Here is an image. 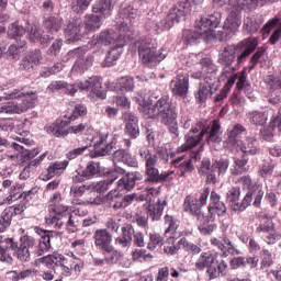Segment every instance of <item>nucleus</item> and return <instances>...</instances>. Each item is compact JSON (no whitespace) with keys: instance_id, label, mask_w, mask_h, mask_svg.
I'll use <instances>...</instances> for the list:
<instances>
[{"instance_id":"nucleus-30","label":"nucleus","mask_w":281,"mask_h":281,"mask_svg":"<svg viewBox=\"0 0 281 281\" xmlns=\"http://www.w3.org/2000/svg\"><path fill=\"white\" fill-rule=\"evenodd\" d=\"M215 91L214 82H200L198 91L194 92L195 102H198V104H203Z\"/></svg>"},{"instance_id":"nucleus-31","label":"nucleus","mask_w":281,"mask_h":281,"mask_svg":"<svg viewBox=\"0 0 281 281\" xmlns=\"http://www.w3.org/2000/svg\"><path fill=\"white\" fill-rule=\"evenodd\" d=\"M63 18L50 15L43 18V27L46 30L47 34H58L63 29Z\"/></svg>"},{"instance_id":"nucleus-8","label":"nucleus","mask_w":281,"mask_h":281,"mask_svg":"<svg viewBox=\"0 0 281 281\" xmlns=\"http://www.w3.org/2000/svg\"><path fill=\"white\" fill-rule=\"evenodd\" d=\"M119 43L115 47H111L104 60L101 63V67H103V69L116 65L117 59L120 58V56H122V48L125 47L127 43H131V41H133V36L130 35L128 24H125V26L124 24H122V26L119 29Z\"/></svg>"},{"instance_id":"nucleus-26","label":"nucleus","mask_w":281,"mask_h":281,"mask_svg":"<svg viewBox=\"0 0 281 281\" xmlns=\"http://www.w3.org/2000/svg\"><path fill=\"white\" fill-rule=\"evenodd\" d=\"M183 207L184 212L194 216L196 221H201V216H203V204H200L196 198L193 199L192 195H187Z\"/></svg>"},{"instance_id":"nucleus-10","label":"nucleus","mask_w":281,"mask_h":281,"mask_svg":"<svg viewBox=\"0 0 281 281\" xmlns=\"http://www.w3.org/2000/svg\"><path fill=\"white\" fill-rule=\"evenodd\" d=\"M187 9L183 7H178L177 3L169 10L168 14L165 19H162L159 23L149 22L154 32L160 30L161 32H168V30H172L177 23H181V21H186L188 16L186 15Z\"/></svg>"},{"instance_id":"nucleus-50","label":"nucleus","mask_w":281,"mask_h":281,"mask_svg":"<svg viewBox=\"0 0 281 281\" xmlns=\"http://www.w3.org/2000/svg\"><path fill=\"white\" fill-rule=\"evenodd\" d=\"M220 131L221 122H218V120H214L212 126L209 128V132L206 133L207 140L212 142L213 144L221 142V136L218 135Z\"/></svg>"},{"instance_id":"nucleus-25","label":"nucleus","mask_w":281,"mask_h":281,"mask_svg":"<svg viewBox=\"0 0 281 281\" xmlns=\"http://www.w3.org/2000/svg\"><path fill=\"white\" fill-rule=\"evenodd\" d=\"M49 217L46 218L47 225H58L60 216H67L69 214V206L63 204H49L48 205Z\"/></svg>"},{"instance_id":"nucleus-55","label":"nucleus","mask_w":281,"mask_h":281,"mask_svg":"<svg viewBox=\"0 0 281 281\" xmlns=\"http://www.w3.org/2000/svg\"><path fill=\"white\" fill-rule=\"evenodd\" d=\"M60 71H63V63H57L50 67H44L40 76H42V78H49V76H56V74H60Z\"/></svg>"},{"instance_id":"nucleus-54","label":"nucleus","mask_w":281,"mask_h":281,"mask_svg":"<svg viewBox=\"0 0 281 281\" xmlns=\"http://www.w3.org/2000/svg\"><path fill=\"white\" fill-rule=\"evenodd\" d=\"M85 115H87V106L85 104L77 103L72 110V114L65 116L64 120L74 122L75 120H78V117H85Z\"/></svg>"},{"instance_id":"nucleus-41","label":"nucleus","mask_w":281,"mask_h":281,"mask_svg":"<svg viewBox=\"0 0 281 281\" xmlns=\"http://www.w3.org/2000/svg\"><path fill=\"white\" fill-rule=\"evenodd\" d=\"M105 201L112 205L113 210H124V194L120 193L117 190H111L105 195Z\"/></svg>"},{"instance_id":"nucleus-46","label":"nucleus","mask_w":281,"mask_h":281,"mask_svg":"<svg viewBox=\"0 0 281 281\" xmlns=\"http://www.w3.org/2000/svg\"><path fill=\"white\" fill-rule=\"evenodd\" d=\"M92 1L93 0H71L70 10L74 14L81 16L86 10H89Z\"/></svg>"},{"instance_id":"nucleus-33","label":"nucleus","mask_w":281,"mask_h":281,"mask_svg":"<svg viewBox=\"0 0 281 281\" xmlns=\"http://www.w3.org/2000/svg\"><path fill=\"white\" fill-rule=\"evenodd\" d=\"M102 19L104 18L93 13L86 14L82 22L86 35L89 34V32H97V30H100L102 27Z\"/></svg>"},{"instance_id":"nucleus-44","label":"nucleus","mask_w":281,"mask_h":281,"mask_svg":"<svg viewBox=\"0 0 281 281\" xmlns=\"http://www.w3.org/2000/svg\"><path fill=\"white\" fill-rule=\"evenodd\" d=\"M41 262L47 267V269H53L56 271V267H63V260L65 257L63 255H47L40 258Z\"/></svg>"},{"instance_id":"nucleus-18","label":"nucleus","mask_w":281,"mask_h":281,"mask_svg":"<svg viewBox=\"0 0 281 281\" xmlns=\"http://www.w3.org/2000/svg\"><path fill=\"white\" fill-rule=\"evenodd\" d=\"M209 132L210 125H206L202 127L199 135H192V133H188L184 136L186 143L178 148V153H188V150H191V148L199 146L200 142H203V137H205Z\"/></svg>"},{"instance_id":"nucleus-22","label":"nucleus","mask_w":281,"mask_h":281,"mask_svg":"<svg viewBox=\"0 0 281 281\" xmlns=\"http://www.w3.org/2000/svg\"><path fill=\"white\" fill-rule=\"evenodd\" d=\"M142 179H144V176L139 171L127 172L117 181V190L120 192L124 190L126 192H131V190L135 188V183H137V181H142Z\"/></svg>"},{"instance_id":"nucleus-34","label":"nucleus","mask_w":281,"mask_h":281,"mask_svg":"<svg viewBox=\"0 0 281 281\" xmlns=\"http://www.w3.org/2000/svg\"><path fill=\"white\" fill-rule=\"evenodd\" d=\"M27 49V41L19 40L14 44H11L8 50L4 53L8 60H16L23 52Z\"/></svg>"},{"instance_id":"nucleus-16","label":"nucleus","mask_w":281,"mask_h":281,"mask_svg":"<svg viewBox=\"0 0 281 281\" xmlns=\"http://www.w3.org/2000/svg\"><path fill=\"white\" fill-rule=\"evenodd\" d=\"M169 87L173 98L186 100V98H188V92L190 91V75L183 72L178 74L170 81Z\"/></svg>"},{"instance_id":"nucleus-51","label":"nucleus","mask_w":281,"mask_h":281,"mask_svg":"<svg viewBox=\"0 0 281 281\" xmlns=\"http://www.w3.org/2000/svg\"><path fill=\"white\" fill-rule=\"evenodd\" d=\"M12 218H14V215L7 207L0 215V233L5 232V229L12 225Z\"/></svg>"},{"instance_id":"nucleus-37","label":"nucleus","mask_w":281,"mask_h":281,"mask_svg":"<svg viewBox=\"0 0 281 281\" xmlns=\"http://www.w3.org/2000/svg\"><path fill=\"white\" fill-rule=\"evenodd\" d=\"M102 256H104L105 265H117V262H122V259L124 258V254L117 249H115L114 246H110L109 248H105V250L101 251Z\"/></svg>"},{"instance_id":"nucleus-47","label":"nucleus","mask_w":281,"mask_h":281,"mask_svg":"<svg viewBox=\"0 0 281 281\" xmlns=\"http://www.w3.org/2000/svg\"><path fill=\"white\" fill-rule=\"evenodd\" d=\"M25 34V27L23 25L14 22L9 25L8 36L9 38H14V41H23V35Z\"/></svg>"},{"instance_id":"nucleus-62","label":"nucleus","mask_w":281,"mask_h":281,"mask_svg":"<svg viewBox=\"0 0 281 281\" xmlns=\"http://www.w3.org/2000/svg\"><path fill=\"white\" fill-rule=\"evenodd\" d=\"M265 82L271 91H281V80L278 77L268 75L265 77Z\"/></svg>"},{"instance_id":"nucleus-35","label":"nucleus","mask_w":281,"mask_h":281,"mask_svg":"<svg viewBox=\"0 0 281 281\" xmlns=\"http://www.w3.org/2000/svg\"><path fill=\"white\" fill-rule=\"evenodd\" d=\"M175 168L179 170V177H186L188 172H192L194 170V164L192 159L186 160V156H179L178 158L171 161Z\"/></svg>"},{"instance_id":"nucleus-23","label":"nucleus","mask_w":281,"mask_h":281,"mask_svg":"<svg viewBox=\"0 0 281 281\" xmlns=\"http://www.w3.org/2000/svg\"><path fill=\"white\" fill-rule=\"evenodd\" d=\"M124 134L130 139H137L139 137V119L133 112L127 113Z\"/></svg>"},{"instance_id":"nucleus-7","label":"nucleus","mask_w":281,"mask_h":281,"mask_svg":"<svg viewBox=\"0 0 281 281\" xmlns=\"http://www.w3.org/2000/svg\"><path fill=\"white\" fill-rule=\"evenodd\" d=\"M34 229L36 235L40 236L38 241H36L34 237L27 235L21 237L20 240L21 245L32 249L33 254L38 257L47 254V251L52 249V238L58 236V233L56 231H47L41 227H35Z\"/></svg>"},{"instance_id":"nucleus-43","label":"nucleus","mask_w":281,"mask_h":281,"mask_svg":"<svg viewBox=\"0 0 281 281\" xmlns=\"http://www.w3.org/2000/svg\"><path fill=\"white\" fill-rule=\"evenodd\" d=\"M239 150H241L246 157L260 155V149H258V139L254 136L248 137L246 143L240 146Z\"/></svg>"},{"instance_id":"nucleus-60","label":"nucleus","mask_w":281,"mask_h":281,"mask_svg":"<svg viewBox=\"0 0 281 281\" xmlns=\"http://www.w3.org/2000/svg\"><path fill=\"white\" fill-rule=\"evenodd\" d=\"M251 191L252 194V206L257 207L258 210H260L261 205H262V199H265V191L262 190V188H255Z\"/></svg>"},{"instance_id":"nucleus-36","label":"nucleus","mask_w":281,"mask_h":281,"mask_svg":"<svg viewBox=\"0 0 281 281\" xmlns=\"http://www.w3.org/2000/svg\"><path fill=\"white\" fill-rule=\"evenodd\" d=\"M263 23L262 15H252L244 20V32L246 34H256L260 31Z\"/></svg>"},{"instance_id":"nucleus-1","label":"nucleus","mask_w":281,"mask_h":281,"mask_svg":"<svg viewBox=\"0 0 281 281\" xmlns=\"http://www.w3.org/2000/svg\"><path fill=\"white\" fill-rule=\"evenodd\" d=\"M138 111L151 120H160L164 126H168V131L173 139L179 137V111L177 105L170 101V97L160 95L159 91H153L148 97H136Z\"/></svg>"},{"instance_id":"nucleus-2","label":"nucleus","mask_w":281,"mask_h":281,"mask_svg":"<svg viewBox=\"0 0 281 281\" xmlns=\"http://www.w3.org/2000/svg\"><path fill=\"white\" fill-rule=\"evenodd\" d=\"M274 1L276 0H212V3L217 8H223V5H231V8H233L226 18L222 30L217 31L215 36H217L221 42L227 41V37L234 34L243 23L240 20V10H245V8H248V10H256L258 7L262 8V5L273 3Z\"/></svg>"},{"instance_id":"nucleus-19","label":"nucleus","mask_w":281,"mask_h":281,"mask_svg":"<svg viewBox=\"0 0 281 281\" xmlns=\"http://www.w3.org/2000/svg\"><path fill=\"white\" fill-rule=\"evenodd\" d=\"M0 261L5 262V265H14V259L8 251L10 249L11 251H16V249H19V243L14 241L13 238H4V240H0Z\"/></svg>"},{"instance_id":"nucleus-40","label":"nucleus","mask_w":281,"mask_h":281,"mask_svg":"<svg viewBox=\"0 0 281 281\" xmlns=\"http://www.w3.org/2000/svg\"><path fill=\"white\" fill-rule=\"evenodd\" d=\"M133 236H135V228L133 225L126 224L122 227V237L116 238V243L122 247H131Z\"/></svg>"},{"instance_id":"nucleus-58","label":"nucleus","mask_w":281,"mask_h":281,"mask_svg":"<svg viewBox=\"0 0 281 281\" xmlns=\"http://www.w3.org/2000/svg\"><path fill=\"white\" fill-rule=\"evenodd\" d=\"M149 240L150 241L147 245V249H149V251H155L157 247L164 245V237L158 233H150Z\"/></svg>"},{"instance_id":"nucleus-56","label":"nucleus","mask_w":281,"mask_h":281,"mask_svg":"<svg viewBox=\"0 0 281 281\" xmlns=\"http://www.w3.org/2000/svg\"><path fill=\"white\" fill-rule=\"evenodd\" d=\"M212 168L214 170H217L218 175H225V172H227V169L229 168V159L227 158L215 159L212 162Z\"/></svg>"},{"instance_id":"nucleus-42","label":"nucleus","mask_w":281,"mask_h":281,"mask_svg":"<svg viewBox=\"0 0 281 281\" xmlns=\"http://www.w3.org/2000/svg\"><path fill=\"white\" fill-rule=\"evenodd\" d=\"M205 0H184L177 3L178 7L184 8V15L190 16L192 12H201Z\"/></svg>"},{"instance_id":"nucleus-9","label":"nucleus","mask_w":281,"mask_h":281,"mask_svg":"<svg viewBox=\"0 0 281 281\" xmlns=\"http://www.w3.org/2000/svg\"><path fill=\"white\" fill-rule=\"evenodd\" d=\"M72 121H69V119H61L56 121L54 124L46 127V132L48 135H54V137H67L69 134L74 135H82L87 128H89V125L87 123H80L78 125H72ZM69 126V127H68Z\"/></svg>"},{"instance_id":"nucleus-27","label":"nucleus","mask_w":281,"mask_h":281,"mask_svg":"<svg viewBox=\"0 0 281 281\" xmlns=\"http://www.w3.org/2000/svg\"><path fill=\"white\" fill-rule=\"evenodd\" d=\"M156 166L157 159L155 158H149L147 162H145L144 183H149L151 186H154V183H157V181L159 180V169Z\"/></svg>"},{"instance_id":"nucleus-53","label":"nucleus","mask_w":281,"mask_h":281,"mask_svg":"<svg viewBox=\"0 0 281 281\" xmlns=\"http://www.w3.org/2000/svg\"><path fill=\"white\" fill-rule=\"evenodd\" d=\"M262 60H265V49L258 48L251 56H250V65L248 66L249 71H254L256 67H258V63L262 65Z\"/></svg>"},{"instance_id":"nucleus-14","label":"nucleus","mask_w":281,"mask_h":281,"mask_svg":"<svg viewBox=\"0 0 281 281\" xmlns=\"http://www.w3.org/2000/svg\"><path fill=\"white\" fill-rule=\"evenodd\" d=\"M126 170L121 167H114L113 169H109L105 175L106 179L101 180L97 183L90 184V192H97L98 194H104V192L109 191V187L113 186V182L116 179H120L121 175H125Z\"/></svg>"},{"instance_id":"nucleus-28","label":"nucleus","mask_w":281,"mask_h":281,"mask_svg":"<svg viewBox=\"0 0 281 281\" xmlns=\"http://www.w3.org/2000/svg\"><path fill=\"white\" fill-rule=\"evenodd\" d=\"M120 43V33H115L113 29H105L101 31L97 38V45H112L111 47H115Z\"/></svg>"},{"instance_id":"nucleus-39","label":"nucleus","mask_w":281,"mask_h":281,"mask_svg":"<svg viewBox=\"0 0 281 281\" xmlns=\"http://www.w3.org/2000/svg\"><path fill=\"white\" fill-rule=\"evenodd\" d=\"M93 55H86L82 59H77L72 66V74H85L88 69L93 67Z\"/></svg>"},{"instance_id":"nucleus-3","label":"nucleus","mask_w":281,"mask_h":281,"mask_svg":"<svg viewBox=\"0 0 281 281\" xmlns=\"http://www.w3.org/2000/svg\"><path fill=\"white\" fill-rule=\"evenodd\" d=\"M205 16H201L195 21L194 27L182 31V41L184 45H199L205 36H216V29L221 25V12H205Z\"/></svg>"},{"instance_id":"nucleus-21","label":"nucleus","mask_w":281,"mask_h":281,"mask_svg":"<svg viewBox=\"0 0 281 281\" xmlns=\"http://www.w3.org/2000/svg\"><path fill=\"white\" fill-rule=\"evenodd\" d=\"M207 212H211L214 216H218V218H222V216L227 214V206L225 205V202L221 201V195L215 191L211 192Z\"/></svg>"},{"instance_id":"nucleus-32","label":"nucleus","mask_w":281,"mask_h":281,"mask_svg":"<svg viewBox=\"0 0 281 281\" xmlns=\"http://www.w3.org/2000/svg\"><path fill=\"white\" fill-rule=\"evenodd\" d=\"M135 89V78L131 76L121 77L116 83H112L110 87L111 91H122V93H128Z\"/></svg>"},{"instance_id":"nucleus-57","label":"nucleus","mask_w":281,"mask_h":281,"mask_svg":"<svg viewBox=\"0 0 281 281\" xmlns=\"http://www.w3.org/2000/svg\"><path fill=\"white\" fill-rule=\"evenodd\" d=\"M13 256H15L20 262H30V248H26L25 245L20 244Z\"/></svg>"},{"instance_id":"nucleus-17","label":"nucleus","mask_w":281,"mask_h":281,"mask_svg":"<svg viewBox=\"0 0 281 281\" xmlns=\"http://www.w3.org/2000/svg\"><path fill=\"white\" fill-rule=\"evenodd\" d=\"M195 269H198V271H205L206 269L210 280L218 278V272L216 271V255L210 251L202 252L195 262Z\"/></svg>"},{"instance_id":"nucleus-59","label":"nucleus","mask_w":281,"mask_h":281,"mask_svg":"<svg viewBox=\"0 0 281 281\" xmlns=\"http://www.w3.org/2000/svg\"><path fill=\"white\" fill-rule=\"evenodd\" d=\"M247 128L243 126V124H236L233 130L228 133V143L229 144H236L238 142V135L245 133Z\"/></svg>"},{"instance_id":"nucleus-52","label":"nucleus","mask_w":281,"mask_h":281,"mask_svg":"<svg viewBox=\"0 0 281 281\" xmlns=\"http://www.w3.org/2000/svg\"><path fill=\"white\" fill-rule=\"evenodd\" d=\"M277 29L281 33V20L280 18H272L270 19L261 29L265 36H269L271 34V30Z\"/></svg>"},{"instance_id":"nucleus-49","label":"nucleus","mask_w":281,"mask_h":281,"mask_svg":"<svg viewBox=\"0 0 281 281\" xmlns=\"http://www.w3.org/2000/svg\"><path fill=\"white\" fill-rule=\"evenodd\" d=\"M250 122L255 124V126H265L267 124V120H269V114L267 112L261 111H252L249 112Z\"/></svg>"},{"instance_id":"nucleus-15","label":"nucleus","mask_w":281,"mask_h":281,"mask_svg":"<svg viewBox=\"0 0 281 281\" xmlns=\"http://www.w3.org/2000/svg\"><path fill=\"white\" fill-rule=\"evenodd\" d=\"M65 35L67 37V43H77V41H82L87 33L85 31V24L82 19L72 18L70 19L65 27Z\"/></svg>"},{"instance_id":"nucleus-64","label":"nucleus","mask_w":281,"mask_h":281,"mask_svg":"<svg viewBox=\"0 0 281 281\" xmlns=\"http://www.w3.org/2000/svg\"><path fill=\"white\" fill-rule=\"evenodd\" d=\"M212 170H214L212 168V160L209 157H204L198 168V173L200 177H203V175H207V172H212Z\"/></svg>"},{"instance_id":"nucleus-11","label":"nucleus","mask_w":281,"mask_h":281,"mask_svg":"<svg viewBox=\"0 0 281 281\" xmlns=\"http://www.w3.org/2000/svg\"><path fill=\"white\" fill-rule=\"evenodd\" d=\"M148 8H150L149 0H135L131 5L122 7L120 9V19L123 20V22L120 23V27L126 26L128 27V32L131 31V26L128 24L131 23L132 19H137L138 14H143V12H147ZM131 35V32H130Z\"/></svg>"},{"instance_id":"nucleus-20","label":"nucleus","mask_w":281,"mask_h":281,"mask_svg":"<svg viewBox=\"0 0 281 281\" xmlns=\"http://www.w3.org/2000/svg\"><path fill=\"white\" fill-rule=\"evenodd\" d=\"M94 245L99 251H104L113 247V235L106 229H97L93 234Z\"/></svg>"},{"instance_id":"nucleus-24","label":"nucleus","mask_w":281,"mask_h":281,"mask_svg":"<svg viewBox=\"0 0 281 281\" xmlns=\"http://www.w3.org/2000/svg\"><path fill=\"white\" fill-rule=\"evenodd\" d=\"M116 0H97L92 5L93 14H100L103 19H109L113 12Z\"/></svg>"},{"instance_id":"nucleus-12","label":"nucleus","mask_w":281,"mask_h":281,"mask_svg":"<svg viewBox=\"0 0 281 281\" xmlns=\"http://www.w3.org/2000/svg\"><path fill=\"white\" fill-rule=\"evenodd\" d=\"M258 47V38L247 37L238 44H233V49L235 54V66H237V71L247 63V58L256 52Z\"/></svg>"},{"instance_id":"nucleus-63","label":"nucleus","mask_w":281,"mask_h":281,"mask_svg":"<svg viewBox=\"0 0 281 281\" xmlns=\"http://www.w3.org/2000/svg\"><path fill=\"white\" fill-rule=\"evenodd\" d=\"M178 245H182V249H184V251H191L193 254H201V247H199L194 243L188 241V239L186 237H182L178 241Z\"/></svg>"},{"instance_id":"nucleus-13","label":"nucleus","mask_w":281,"mask_h":281,"mask_svg":"<svg viewBox=\"0 0 281 281\" xmlns=\"http://www.w3.org/2000/svg\"><path fill=\"white\" fill-rule=\"evenodd\" d=\"M217 63L223 66L222 78H227L231 74L238 71L234 45H226L222 50H220Z\"/></svg>"},{"instance_id":"nucleus-48","label":"nucleus","mask_w":281,"mask_h":281,"mask_svg":"<svg viewBox=\"0 0 281 281\" xmlns=\"http://www.w3.org/2000/svg\"><path fill=\"white\" fill-rule=\"evenodd\" d=\"M235 164V171L234 175H243V172H249V158L245 156V154L241 155V157L234 158Z\"/></svg>"},{"instance_id":"nucleus-29","label":"nucleus","mask_w":281,"mask_h":281,"mask_svg":"<svg viewBox=\"0 0 281 281\" xmlns=\"http://www.w3.org/2000/svg\"><path fill=\"white\" fill-rule=\"evenodd\" d=\"M166 205H168V201L158 199L156 203L148 204L147 210V216L151 221H160L161 216H164V210L166 209Z\"/></svg>"},{"instance_id":"nucleus-61","label":"nucleus","mask_w":281,"mask_h":281,"mask_svg":"<svg viewBox=\"0 0 281 281\" xmlns=\"http://www.w3.org/2000/svg\"><path fill=\"white\" fill-rule=\"evenodd\" d=\"M83 172L88 179H93L95 175H100V162H88L86 169H83Z\"/></svg>"},{"instance_id":"nucleus-4","label":"nucleus","mask_w":281,"mask_h":281,"mask_svg":"<svg viewBox=\"0 0 281 281\" xmlns=\"http://www.w3.org/2000/svg\"><path fill=\"white\" fill-rule=\"evenodd\" d=\"M78 89H80V91H90L95 98L106 100V91L102 90V77L100 76H93L85 81L74 85L67 83V81H52L46 90L48 93L64 91L67 95H76Z\"/></svg>"},{"instance_id":"nucleus-38","label":"nucleus","mask_w":281,"mask_h":281,"mask_svg":"<svg viewBox=\"0 0 281 281\" xmlns=\"http://www.w3.org/2000/svg\"><path fill=\"white\" fill-rule=\"evenodd\" d=\"M202 65V71L204 72L205 82H216V71H218V68H216V65L212 63V59L204 58L201 60Z\"/></svg>"},{"instance_id":"nucleus-45","label":"nucleus","mask_w":281,"mask_h":281,"mask_svg":"<svg viewBox=\"0 0 281 281\" xmlns=\"http://www.w3.org/2000/svg\"><path fill=\"white\" fill-rule=\"evenodd\" d=\"M226 201L233 212H238V206L240 204V189L232 188L231 190H228V192L226 193Z\"/></svg>"},{"instance_id":"nucleus-6","label":"nucleus","mask_w":281,"mask_h":281,"mask_svg":"<svg viewBox=\"0 0 281 281\" xmlns=\"http://www.w3.org/2000/svg\"><path fill=\"white\" fill-rule=\"evenodd\" d=\"M7 98L8 100L15 101H11L5 105L0 106V114L25 113V111H29V109H34V100H36V93L15 89L8 93Z\"/></svg>"},{"instance_id":"nucleus-5","label":"nucleus","mask_w":281,"mask_h":281,"mask_svg":"<svg viewBox=\"0 0 281 281\" xmlns=\"http://www.w3.org/2000/svg\"><path fill=\"white\" fill-rule=\"evenodd\" d=\"M138 56L145 67H157L168 56V48L157 49L150 36L140 37L134 42Z\"/></svg>"}]
</instances>
